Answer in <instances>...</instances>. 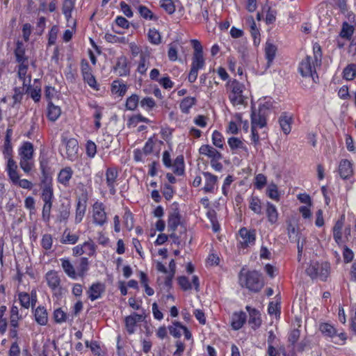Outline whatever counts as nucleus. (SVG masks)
I'll use <instances>...</instances> for the list:
<instances>
[{
	"label": "nucleus",
	"instance_id": "nucleus-51",
	"mask_svg": "<svg viewBox=\"0 0 356 356\" xmlns=\"http://www.w3.org/2000/svg\"><path fill=\"white\" fill-rule=\"evenodd\" d=\"M150 120L140 114L134 115L128 120L129 127H136L139 122L149 123Z\"/></svg>",
	"mask_w": 356,
	"mask_h": 356
},
{
	"label": "nucleus",
	"instance_id": "nucleus-28",
	"mask_svg": "<svg viewBox=\"0 0 356 356\" xmlns=\"http://www.w3.org/2000/svg\"><path fill=\"white\" fill-rule=\"evenodd\" d=\"M35 321L40 325H45L48 322V314L44 307L38 306L34 311Z\"/></svg>",
	"mask_w": 356,
	"mask_h": 356
},
{
	"label": "nucleus",
	"instance_id": "nucleus-16",
	"mask_svg": "<svg viewBox=\"0 0 356 356\" xmlns=\"http://www.w3.org/2000/svg\"><path fill=\"white\" fill-rule=\"evenodd\" d=\"M118 177V172L115 168H108L106 171V184L109 189L111 194L114 195L116 192L115 184L117 178Z\"/></svg>",
	"mask_w": 356,
	"mask_h": 356
},
{
	"label": "nucleus",
	"instance_id": "nucleus-24",
	"mask_svg": "<svg viewBox=\"0 0 356 356\" xmlns=\"http://www.w3.org/2000/svg\"><path fill=\"white\" fill-rule=\"evenodd\" d=\"M47 162L42 159L40 161V168L42 171V177L40 183V188H53L52 177L45 170V165Z\"/></svg>",
	"mask_w": 356,
	"mask_h": 356
},
{
	"label": "nucleus",
	"instance_id": "nucleus-3",
	"mask_svg": "<svg viewBox=\"0 0 356 356\" xmlns=\"http://www.w3.org/2000/svg\"><path fill=\"white\" fill-rule=\"evenodd\" d=\"M225 87L228 99L234 106L245 104L247 97L244 95L245 87L243 83L232 79L227 82Z\"/></svg>",
	"mask_w": 356,
	"mask_h": 356
},
{
	"label": "nucleus",
	"instance_id": "nucleus-19",
	"mask_svg": "<svg viewBox=\"0 0 356 356\" xmlns=\"http://www.w3.org/2000/svg\"><path fill=\"white\" fill-rule=\"evenodd\" d=\"M163 145V142L157 139L149 138L146 142L144 147L143 152L145 154H153L155 155H158L159 154V150L161 147Z\"/></svg>",
	"mask_w": 356,
	"mask_h": 356
},
{
	"label": "nucleus",
	"instance_id": "nucleus-45",
	"mask_svg": "<svg viewBox=\"0 0 356 356\" xmlns=\"http://www.w3.org/2000/svg\"><path fill=\"white\" fill-rule=\"evenodd\" d=\"M74 8V2L72 0H64L62 11L67 21L72 17V12Z\"/></svg>",
	"mask_w": 356,
	"mask_h": 356
},
{
	"label": "nucleus",
	"instance_id": "nucleus-64",
	"mask_svg": "<svg viewBox=\"0 0 356 356\" xmlns=\"http://www.w3.org/2000/svg\"><path fill=\"white\" fill-rule=\"evenodd\" d=\"M23 97V90L20 88H15L14 94L12 97L13 99V104L12 106L14 107L15 105L21 103Z\"/></svg>",
	"mask_w": 356,
	"mask_h": 356
},
{
	"label": "nucleus",
	"instance_id": "nucleus-43",
	"mask_svg": "<svg viewBox=\"0 0 356 356\" xmlns=\"http://www.w3.org/2000/svg\"><path fill=\"white\" fill-rule=\"evenodd\" d=\"M86 210V201L82 202L80 200L77 201L76 208V216H75V222L76 224L81 222L83 218L85 215Z\"/></svg>",
	"mask_w": 356,
	"mask_h": 356
},
{
	"label": "nucleus",
	"instance_id": "nucleus-41",
	"mask_svg": "<svg viewBox=\"0 0 356 356\" xmlns=\"http://www.w3.org/2000/svg\"><path fill=\"white\" fill-rule=\"evenodd\" d=\"M41 198L44 202V204H53L54 188H41Z\"/></svg>",
	"mask_w": 356,
	"mask_h": 356
},
{
	"label": "nucleus",
	"instance_id": "nucleus-40",
	"mask_svg": "<svg viewBox=\"0 0 356 356\" xmlns=\"http://www.w3.org/2000/svg\"><path fill=\"white\" fill-rule=\"evenodd\" d=\"M127 86L119 81H114L112 83L111 91L113 94L122 97L125 95Z\"/></svg>",
	"mask_w": 356,
	"mask_h": 356
},
{
	"label": "nucleus",
	"instance_id": "nucleus-21",
	"mask_svg": "<svg viewBox=\"0 0 356 356\" xmlns=\"http://www.w3.org/2000/svg\"><path fill=\"white\" fill-rule=\"evenodd\" d=\"M247 315L244 312H234L231 318V326L233 330L241 329L246 322Z\"/></svg>",
	"mask_w": 356,
	"mask_h": 356
},
{
	"label": "nucleus",
	"instance_id": "nucleus-25",
	"mask_svg": "<svg viewBox=\"0 0 356 356\" xmlns=\"http://www.w3.org/2000/svg\"><path fill=\"white\" fill-rule=\"evenodd\" d=\"M114 69L120 76L128 75L129 74V68L127 65V58L124 56L119 57Z\"/></svg>",
	"mask_w": 356,
	"mask_h": 356
},
{
	"label": "nucleus",
	"instance_id": "nucleus-38",
	"mask_svg": "<svg viewBox=\"0 0 356 356\" xmlns=\"http://www.w3.org/2000/svg\"><path fill=\"white\" fill-rule=\"evenodd\" d=\"M61 110L59 106H55L51 102L48 104L47 117L51 121H56L60 115Z\"/></svg>",
	"mask_w": 356,
	"mask_h": 356
},
{
	"label": "nucleus",
	"instance_id": "nucleus-34",
	"mask_svg": "<svg viewBox=\"0 0 356 356\" xmlns=\"http://www.w3.org/2000/svg\"><path fill=\"white\" fill-rule=\"evenodd\" d=\"M266 216L270 224H275L278 220V211L276 207L268 202L266 204Z\"/></svg>",
	"mask_w": 356,
	"mask_h": 356
},
{
	"label": "nucleus",
	"instance_id": "nucleus-27",
	"mask_svg": "<svg viewBox=\"0 0 356 356\" xmlns=\"http://www.w3.org/2000/svg\"><path fill=\"white\" fill-rule=\"evenodd\" d=\"M6 171L12 183L18 181L19 176L17 172V165L12 157H10L8 160Z\"/></svg>",
	"mask_w": 356,
	"mask_h": 356
},
{
	"label": "nucleus",
	"instance_id": "nucleus-14",
	"mask_svg": "<svg viewBox=\"0 0 356 356\" xmlns=\"http://www.w3.org/2000/svg\"><path fill=\"white\" fill-rule=\"evenodd\" d=\"M239 235L241 238L240 243L242 247L247 248L254 244L256 240V231L254 229L248 230L245 227L241 228Z\"/></svg>",
	"mask_w": 356,
	"mask_h": 356
},
{
	"label": "nucleus",
	"instance_id": "nucleus-6",
	"mask_svg": "<svg viewBox=\"0 0 356 356\" xmlns=\"http://www.w3.org/2000/svg\"><path fill=\"white\" fill-rule=\"evenodd\" d=\"M319 330L325 338H330L335 344L343 345L346 341V334L344 332L337 334L336 328L330 323H322L319 325Z\"/></svg>",
	"mask_w": 356,
	"mask_h": 356
},
{
	"label": "nucleus",
	"instance_id": "nucleus-58",
	"mask_svg": "<svg viewBox=\"0 0 356 356\" xmlns=\"http://www.w3.org/2000/svg\"><path fill=\"white\" fill-rule=\"evenodd\" d=\"M11 131L8 129L5 138L4 148L3 153L5 156H10L12 154V147L10 143Z\"/></svg>",
	"mask_w": 356,
	"mask_h": 356
},
{
	"label": "nucleus",
	"instance_id": "nucleus-49",
	"mask_svg": "<svg viewBox=\"0 0 356 356\" xmlns=\"http://www.w3.org/2000/svg\"><path fill=\"white\" fill-rule=\"evenodd\" d=\"M184 325L178 321H175L172 325L168 327L170 334L175 338H179L181 336Z\"/></svg>",
	"mask_w": 356,
	"mask_h": 356
},
{
	"label": "nucleus",
	"instance_id": "nucleus-33",
	"mask_svg": "<svg viewBox=\"0 0 356 356\" xmlns=\"http://www.w3.org/2000/svg\"><path fill=\"white\" fill-rule=\"evenodd\" d=\"M67 156H75L78 154L79 143L76 139L70 138L65 143Z\"/></svg>",
	"mask_w": 356,
	"mask_h": 356
},
{
	"label": "nucleus",
	"instance_id": "nucleus-59",
	"mask_svg": "<svg viewBox=\"0 0 356 356\" xmlns=\"http://www.w3.org/2000/svg\"><path fill=\"white\" fill-rule=\"evenodd\" d=\"M33 145L29 142L24 143L19 149V156H32Z\"/></svg>",
	"mask_w": 356,
	"mask_h": 356
},
{
	"label": "nucleus",
	"instance_id": "nucleus-1",
	"mask_svg": "<svg viewBox=\"0 0 356 356\" xmlns=\"http://www.w3.org/2000/svg\"><path fill=\"white\" fill-rule=\"evenodd\" d=\"M239 284L252 292H259L264 286L261 273L257 270H247L243 267L238 275Z\"/></svg>",
	"mask_w": 356,
	"mask_h": 356
},
{
	"label": "nucleus",
	"instance_id": "nucleus-18",
	"mask_svg": "<svg viewBox=\"0 0 356 356\" xmlns=\"http://www.w3.org/2000/svg\"><path fill=\"white\" fill-rule=\"evenodd\" d=\"M245 309L249 313L248 323L252 329H257L261 324L260 312L257 309L252 308L248 305L245 307Z\"/></svg>",
	"mask_w": 356,
	"mask_h": 356
},
{
	"label": "nucleus",
	"instance_id": "nucleus-35",
	"mask_svg": "<svg viewBox=\"0 0 356 356\" xmlns=\"http://www.w3.org/2000/svg\"><path fill=\"white\" fill-rule=\"evenodd\" d=\"M72 170L70 168L62 169L58 175V181L64 186H67L72 178Z\"/></svg>",
	"mask_w": 356,
	"mask_h": 356
},
{
	"label": "nucleus",
	"instance_id": "nucleus-42",
	"mask_svg": "<svg viewBox=\"0 0 356 356\" xmlns=\"http://www.w3.org/2000/svg\"><path fill=\"white\" fill-rule=\"evenodd\" d=\"M354 30L355 29L353 25H350L348 22H344L342 24V28L339 33V35L343 39L350 40L353 35Z\"/></svg>",
	"mask_w": 356,
	"mask_h": 356
},
{
	"label": "nucleus",
	"instance_id": "nucleus-7",
	"mask_svg": "<svg viewBox=\"0 0 356 356\" xmlns=\"http://www.w3.org/2000/svg\"><path fill=\"white\" fill-rule=\"evenodd\" d=\"M321 65L319 63H316L312 56H307L300 63L298 66V71L300 74L304 77H311L313 81L316 82L315 79H318L316 74V67Z\"/></svg>",
	"mask_w": 356,
	"mask_h": 356
},
{
	"label": "nucleus",
	"instance_id": "nucleus-5",
	"mask_svg": "<svg viewBox=\"0 0 356 356\" xmlns=\"http://www.w3.org/2000/svg\"><path fill=\"white\" fill-rule=\"evenodd\" d=\"M45 279L48 286L51 290L53 296L57 300H60L65 290L61 286V280L58 273L55 270H50L46 273Z\"/></svg>",
	"mask_w": 356,
	"mask_h": 356
},
{
	"label": "nucleus",
	"instance_id": "nucleus-23",
	"mask_svg": "<svg viewBox=\"0 0 356 356\" xmlns=\"http://www.w3.org/2000/svg\"><path fill=\"white\" fill-rule=\"evenodd\" d=\"M181 216L178 209H173L169 214L168 220V230L175 232L180 224Z\"/></svg>",
	"mask_w": 356,
	"mask_h": 356
},
{
	"label": "nucleus",
	"instance_id": "nucleus-30",
	"mask_svg": "<svg viewBox=\"0 0 356 356\" xmlns=\"http://www.w3.org/2000/svg\"><path fill=\"white\" fill-rule=\"evenodd\" d=\"M61 266L65 274L72 279H76L77 274L75 268L70 261L67 258L60 259Z\"/></svg>",
	"mask_w": 356,
	"mask_h": 356
},
{
	"label": "nucleus",
	"instance_id": "nucleus-10",
	"mask_svg": "<svg viewBox=\"0 0 356 356\" xmlns=\"http://www.w3.org/2000/svg\"><path fill=\"white\" fill-rule=\"evenodd\" d=\"M163 162L167 168H170L175 175L181 176L184 174L185 164L184 157H176L173 161L171 159V157H163Z\"/></svg>",
	"mask_w": 356,
	"mask_h": 356
},
{
	"label": "nucleus",
	"instance_id": "nucleus-20",
	"mask_svg": "<svg viewBox=\"0 0 356 356\" xmlns=\"http://www.w3.org/2000/svg\"><path fill=\"white\" fill-rule=\"evenodd\" d=\"M339 173L343 179H349L353 175V165L348 159H343L339 165Z\"/></svg>",
	"mask_w": 356,
	"mask_h": 356
},
{
	"label": "nucleus",
	"instance_id": "nucleus-4",
	"mask_svg": "<svg viewBox=\"0 0 356 356\" xmlns=\"http://www.w3.org/2000/svg\"><path fill=\"white\" fill-rule=\"evenodd\" d=\"M330 266L327 262H312L307 268L306 273L312 278H319L325 281L330 274Z\"/></svg>",
	"mask_w": 356,
	"mask_h": 356
},
{
	"label": "nucleus",
	"instance_id": "nucleus-15",
	"mask_svg": "<svg viewBox=\"0 0 356 356\" xmlns=\"http://www.w3.org/2000/svg\"><path fill=\"white\" fill-rule=\"evenodd\" d=\"M29 64L19 65L17 69V76L19 80L22 81V85L25 92H29L31 88V75L28 74Z\"/></svg>",
	"mask_w": 356,
	"mask_h": 356
},
{
	"label": "nucleus",
	"instance_id": "nucleus-22",
	"mask_svg": "<svg viewBox=\"0 0 356 356\" xmlns=\"http://www.w3.org/2000/svg\"><path fill=\"white\" fill-rule=\"evenodd\" d=\"M202 175L205 179V185L203 187V191L204 193H213L215 189V186L217 184L218 177L217 176L212 175L209 172H203Z\"/></svg>",
	"mask_w": 356,
	"mask_h": 356
},
{
	"label": "nucleus",
	"instance_id": "nucleus-39",
	"mask_svg": "<svg viewBox=\"0 0 356 356\" xmlns=\"http://www.w3.org/2000/svg\"><path fill=\"white\" fill-rule=\"evenodd\" d=\"M147 38L149 42L152 44L159 45L161 43V33L155 28H151L148 30Z\"/></svg>",
	"mask_w": 356,
	"mask_h": 356
},
{
	"label": "nucleus",
	"instance_id": "nucleus-54",
	"mask_svg": "<svg viewBox=\"0 0 356 356\" xmlns=\"http://www.w3.org/2000/svg\"><path fill=\"white\" fill-rule=\"evenodd\" d=\"M266 194L270 199L276 201L279 200L280 194L276 184L273 183L269 184L266 190Z\"/></svg>",
	"mask_w": 356,
	"mask_h": 356
},
{
	"label": "nucleus",
	"instance_id": "nucleus-63",
	"mask_svg": "<svg viewBox=\"0 0 356 356\" xmlns=\"http://www.w3.org/2000/svg\"><path fill=\"white\" fill-rule=\"evenodd\" d=\"M53 244V238L51 234H45L42 236L41 241L42 247L46 250H49L51 248Z\"/></svg>",
	"mask_w": 356,
	"mask_h": 356
},
{
	"label": "nucleus",
	"instance_id": "nucleus-46",
	"mask_svg": "<svg viewBox=\"0 0 356 356\" xmlns=\"http://www.w3.org/2000/svg\"><path fill=\"white\" fill-rule=\"evenodd\" d=\"M33 157H22L19 165L25 173L30 172L34 167Z\"/></svg>",
	"mask_w": 356,
	"mask_h": 356
},
{
	"label": "nucleus",
	"instance_id": "nucleus-11",
	"mask_svg": "<svg viewBox=\"0 0 356 356\" xmlns=\"http://www.w3.org/2000/svg\"><path fill=\"white\" fill-rule=\"evenodd\" d=\"M17 296L20 305L27 309L30 307L33 308L38 301L37 292L35 289H33L30 294L26 292H19Z\"/></svg>",
	"mask_w": 356,
	"mask_h": 356
},
{
	"label": "nucleus",
	"instance_id": "nucleus-32",
	"mask_svg": "<svg viewBox=\"0 0 356 356\" xmlns=\"http://www.w3.org/2000/svg\"><path fill=\"white\" fill-rule=\"evenodd\" d=\"M265 56L267 59V66L269 67L275 57L276 47L270 42H266L265 45Z\"/></svg>",
	"mask_w": 356,
	"mask_h": 356
},
{
	"label": "nucleus",
	"instance_id": "nucleus-37",
	"mask_svg": "<svg viewBox=\"0 0 356 356\" xmlns=\"http://www.w3.org/2000/svg\"><path fill=\"white\" fill-rule=\"evenodd\" d=\"M196 99L192 97L184 98L179 104L180 110L183 113H188L190 109L195 104Z\"/></svg>",
	"mask_w": 356,
	"mask_h": 356
},
{
	"label": "nucleus",
	"instance_id": "nucleus-12",
	"mask_svg": "<svg viewBox=\"0 0 356 356\" xmlns=\"http://www.w3.org/2000/svg\"><path fill=\"white\" fill-rule=\"evenodd\" d=\"M81 70L84 81L93 89L98 90V86L95 76L92 74V70L86 60H82L81 63Z\"/></svg>",
	"mask_w": 356,
	"mask_h": 356
},
{
	"label": "nucleus",
	"instance_id": "nucleus-56",
	"mask_svg": "<svg viewBox=\"0 0 356 356\" xmlns=\"http://www.w3.org/2000/svg\"><path fill=\"white\" fill-rule=\"evenodd\" d=\"M168 56L170 61H176L178 58V45L176 43H170L168 45Z\"/></svg>",
	"mask_w": 356,
	"mask_h": 356
},
{
	"label": "nucleus",
	"instance_id": "nucleus-26",
	"mask_svg": "<svg viewBox=\"0 0 356 356\" xmlns=\"http://www.w3.org/2000/svg\"><path fill=\"white\" fill-rule=\"evenodd\" d=\"M15 56L17 63L19 65L29 64L28 57L25 55V48L22 42L17 41L15 49Z\"/></svg>",
	"mask_w": 356,
	"mask_h": 356
},
{
	"label": "nucleus",
	"instance_id": "nucleus-31",
	"mask_svg": "<svg viewBox=\"0 0 356 356\" xmlns=\"http://www.w3.org/2000/svg\"><path fill=\"white\" fill-rule=\"evenodd\" d=\"M280 127L285 134H289L291 130L292 118L286 113L281 115L279 119Z\"/></svg>",
	"mask_w": 356,
	"mask_h": 356
},
{
	"label": "nucleus",
	"instance_id": "nucleus-57",
	"mask_svg": "<svg viewBox=\"0 0 356 356\" xmlns=\"http://www.w3.org/2000/svg\"><path fill=\"white\" fill-rule=\"evenodd\" d=\"M138 11L141 17L145 19L155 20L156 17L154 15L153 13L146 6H140Z\"/></svg>",
	"mask_w": 356,
	"mask_h": 356
},
{
	"label": "nucleus",
	"instance_id": "nucleus-62",
	"mask_svg": "<svg viewBox=\"0 0 356 356\" xmlns=\"http://www.w3.org/2000/svg\"><path fill=\"white\" fill-rule=\"evenodd\" d=\"M199 151L200 154L204 156H220L213 147L207 145L201 146Z\"/></svg>",
	"mask_w": 356,
	"mask_h": 356
},
{
	"label": "nucleus",
	"instance_id": "nucleus-17",
	"mask_svg": "<svg viewBox=\"0 0 356 356\" xmlns=\"http://www.w3.org/2000/svg\"><path fill=\"white\" fill-rule=\"evenodd\" d=\"M105 291V285L101 282L93 283L88 289L87 293L88 298L95 301L100 298Z\"/></svg>",
	"mask_w": 356,
	"mask_h": 356
},
{
	"label": "nucleus",
	"instance_id": "nucleus-48",
	"mask_svg": "<svg viewBox=\"0 0 356 356\" xmlns=\"http://www.w3.org/2000/svg\"><path fill=\"white\" fill-rule=\"evenodd\" d=\"M79 240V236L76 234H72L67 229L63 232L60 242L63 244H75Z\"/></svg>",
	"mask_w": 356,
	"mask_h": 356
},
{
	"label": "nucleus",
	"instance_id": "nucleus-60",
	"mask_svg": "<svg viewBox=\"0 0 356 356\" xmlns=\"http://www.w3.org/2000/svg\"><path fill=\"white\" fill-rule=\"evenodd\" d=\"M140 105L146 111H150L156 106V102L152 97H146L140 102Z\"/></svg>",
	"mask_w": 356,
	"mask_h": 356
},
{
	"label": "nucleus",
	"instance_id": "nucleus-8",
	"mask_svg": "<svg viewBox=\"0 0 356 356\" xmlns=\"http://www.w3.org/2000/svg\"><path fill=\"white\" fill-rule=\"evenodd\" d=\"M251 122H252V141L257 145L259 141V134L258 133L259 129H263L266 124L265 118L260 115L257 114L254 111L251 114Z\"/></svg>",
	"mask_w": 356,
	"mask_h": 356
},
{
	"label": "nucleus",
	"instance_id": "nucleus-61",
	"mask_svg": "<svg viewBox=\"0 0 356 356\" xmlns=\"http://www.w3.org/2000/svg\"><path fill=\"white\" fill-rule=\"evenodd\" d=\"M212 141L215 146L222 148L224 144V138L220 132L215 130L212 134Z\"/></svg>",
	"mask_w": 356,
	"mask_h": 356
},
{
	"label": "nucleus",
	"instance_id": "nucleus-36",
	"mask_svg": "<svg viewBox=\"0 0 356 356\" xmlns=\"http://www.w3.org/2000/svg\"><path fill=\"white\" fill-rule=\"evenodd\" d=\"M149 65V56L145 54H140L137 71L140 74L146 73Z\"/></svg>",
	"mask_w": 356,
	"mask_h": 356
},
{
	"label": "nucleus",
	"instance_id": "nucleus-55",
	"mask_svg": "<svg viewBox=\"0 0 356 356\" xmlns=\"http://www.w3.org/2000/svg\"><path fill=\"white\" fill-rule=\"evenodd\" d=\"M250 209L255 213L260 214L261 213V202L257 197L252 196L250 197Z\"/></svg>",
	"mask_w": 356,
	"mask_h": 356
},
{
	"label": "nucleus",
	"instance_id": "nucleus-53",
	"mask_svg": "<svg viewBox=\"0 0 356 356\" xmlns=\"http://www.w3.org/2000/svg\"><path fill=\"white\" fill-rule=\"evenodd\" d=\"M160 6L169 15L175 12V6L172 0H160Z\"/></svg>",
	"mask_w": 356,
	"mask_h": 356
},
{
	"label": "nucleus",
	"instance_id": "nucleus-9",
	"mask_svg": "<svg viewBox=\"0 0 356 356\" xmlns=\"http://www.w3.org/2000/svg\"><path fill=\"white\" fill-rule=\"evenodd\" d=\"M93 222L99 226H103L107 221L105 206L102 202H95L92 205Z\"/></svg>",
	"mask_w": 356,
	"mask_h": 356
},
{
	"label": "nucleus",
	"instance_id": "nucleus-44",
	"mask_svg": "<svg viewBox=\"0 0 356 356\" xmlns=\"http://www.w3.org/2000/svg\"><path fill=\"white\" fill-rule=\"evenodd\" d=\"M356 77V63L348 65L343 71V78L351 81Z\"/></svg>",
	"mask_w": 356,
	"mask_h": 356
},
{
	"label": "nucleus",
	"instance_id": "nucleus-13",
	"mask_svg": "<svg viewBox=\"0 0 356 356\" xmlns=\"http://www.w3.org/2000/svg\"><path fill=\"white\" fill-rule=\"evenodd\" d=\"M145 316L143 314H139L133 312L131 315L124 318L125 327L127 332L132 334L136 331V323L145 320Z\"/></svg>",
	"mask_w": 356,
	"mask_h": 356
},
{
	"label": "nucleus",
	"instance_id": "nucleus-29",
	"mask_svg": "<svg viewBox=\"0 0 356 356\" xmlns=\"http://www.w3.org/2000/svg\"><path fill=\"white\" fill-rule=\"evenodd\" d=\"M343 221H344V217L342 216L340 220H338L333 228V238L334 241L338 244L340 245L342 243V229L343 227Z\"/></svg>",
	"mask_w": 356,
	"mask_h": 356
},
{
	"label": "nucleus",
	"instance_id": "nucleus-50",
	"mask_svg": "<svg viewBox=\"0 0 356 356\" xmlns=\"http://www.w3.org/2000/svg\"><path fill=\"white\" fill-rule=\"evenodd\" d=\"M139 97L136 94L131 95L127 99L125 106L129 111H134L139 104Z\"/></svg>",
	"mask_w": 356,
	"mask_h": 356
},
{
	"label": "nucleus",
	"instance_id": "nucleus-2",
	"mask_svg": "<svg viewBox=\"0 0 356 356\" xmlns=\"http://www.w3.org/2000/svg\"><path fill=\"white\" fill-rule=\"evenodd\" d=\"M191 43L194 51L188 80L190 83H194L197 78L198 71L205 67V59L203 55V48L200 41L193 39L191 40Z\"/></svg>",
	"mask_w": 356,
	"mask_h": 356
},
{
	"label": "nucleus",
	"instance_id": "nucleus-47",
	"mask_svg": "<svg viewBox=\"0 0 356 356\" xmlns=\"http://www.w3.org/2000/svg\"><path fill=\"white\" fill-rule=\"evenodd\" d=\"M89 269V261L88 258L81 257L79 266L77 267V276L83 277Z\"/></svg>",
	"mask_w": 356,
	"mask_h": 356
},
{
	"label": "nucleus",
	"instance_id": "nucleus-52",
	"mask_svg": "<svg viewBox=\"0 0 356 356\" xmlns=\"http://www.w3.org/2000/svg\"><path fill=\"white\" fill-rule=\"evenodd\" d=\"M59 28L57 25H54L48 33V46H51L56 44Z\"/></svg>",
	"mask_w": 356,
	"mask_h": 356
}]
</instances>
